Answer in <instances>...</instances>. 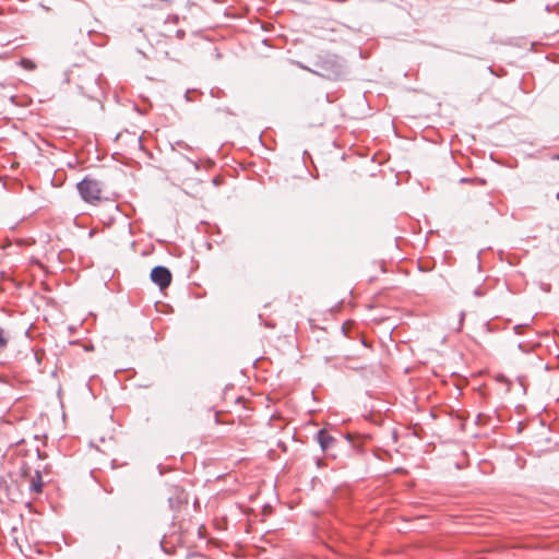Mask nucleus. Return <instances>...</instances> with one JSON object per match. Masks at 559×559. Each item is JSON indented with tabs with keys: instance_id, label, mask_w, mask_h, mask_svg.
Listing matches in <instances>:
<instances>
[{
	"instance_id": "obj_1",
	"label": "nucleus",
	"mask_w": 559,
	"mask_h": 559,
	"mask_svg": "<svg viewBox=\"0 0 559 559\" xmlns=\"http://www.w3.org/2000/svg\"><path fill=\"white\" fill-rule=\"evenodd\" d=\"M297 64L301 69L308 70L314 74L330 80H338L345 74L344 60L336 55L328 53L320 56L314 63L316 70H311L300 62H297Z\"/></svg>"
},
{
	"instance_id": "obj_2",
	"label": "nucleus",
	"mask_w": 559,
	"mask_h": 559,
	"mask_svg": "<svg viewBox=\"0 0 559 559\" xmlns=\"http://www.w3.org/2000/svg\"><path fill=\"white\" fill-rule=\"evenodd\" d=\"M76 189L81 198L88 203L100 200L102 183L100 181L84 177L78 185Z\"/></svg>"
},
{
	"instance_id": "obj_3",
	"label": "nucleus",
	"mask_w": 559,
	"mask_h": 559,
	"mask_svg": "<svg viewBox=\"0 0 559 559\" xmlns=\"http://www.w3.org/2000/svg\"><path fill=\"white\" fill-rule=\"evenodd\" d=\"M151 281L156 284L160 289L168 287L171 283L170 271L163 265L154 266L150 274Z\"/></svg>"
},
{
	"instance_id": "obj_4",
	"label": "nucleus",
	"mask_w": 559,
	"mask_h": 559,
	"mask_svg": "<svg viewBox=\"0 0 559 559\" xmlns=\"http://www.w3.org/2000/svg\"><path fill=\"white\" fill-rule=\"evenodd\" d=\"M316 440L320 444L321 450L326 454H329L337 443V440L324 429L318 431Z\"/></svg>"
},
{
	"instance_id": "obj_5",
	"label": "nucleus",
	"mask_w": 559,
	"mask_h": 559,
	"mask_svg": "<svg viewBox=\"0 0 559 559\" xmlns=\"http://www.w3.org/2000/svg\"><path fill=\"white\" fill-rule=\"evenodd\" d=\"M43 490V481H41V474L39 471L35 472V475L32 477L31 485H29V491L34 493H39Z\"/></svg>"
},
{
	"instance_id": "obj_6",
	"label": "nucleus",
	"mask_w": 559,
	"mask_h": 559,
	"mask_svg": "<svg viewBox=\"0 0 559 559\" xmlns=\"http://www.w3.org/2000/svg\"><path fill=\"white\" fill-rule=\"evenodd\" d=\"M20 66L26 70L33 71L36 69V63L27 58H22L20 61Z\"/></svg>"
},
{
	"instance_id": "obj_7",
	"label": "nucleus",
	"mask_w": 559,
	"mask_h": 559,
	"mask_svg": "<svg viewBox=\"0 0 559 559\" xmlns=\"http://www.w3.org/2000/svg\"><path fill=\"white\" fill-rule=\"evenodd\" d=\"M8 344V338L5 337V331L0 328V348L5 347Z\"/></svg>"
},
{
	"instance_id": "obj_8",
	"label": "nucleus",
	"mask_w": 559,
	"mask_h": 559,
	"mask_svg": "<svg viewBox=\"0 0 559 559\" xmlns=\"http://www.w3.org/2000/svg\"><path fill=\"white\" fill-rule=\"evenodd\" d=\"M174 23V24H177L179 22V16L178 15H169L166 20V23Z\"/></svg>"
},
{
	"instance_id": "obj_9",
	"label": "nucleus",
	"mask_w": 559,
	"mask_h": 559,
	"mask_svg": "<svg viewBox=\"0 0 559 559\" xmlns=\"http://www.w3.org/2000/svg\"><path fill=\"white\" fill-rule=\"evenodd\" d=\"M185 35H186V33H185V31H183V29H178V31L176 32V36H177L178 38H180V39H181V38H183V37H185Z\"/></svg>"
},
{
	"instance_id": "obj_10",
	"label": "nucleus",
	"mask_w": 559,
	"mask_h": 559,
	"mask_svg": "<svg viewBox=\"0 0 559 559\" xmlns=\"http://www.w3.org/2000/svg\"><path fill=\"white\" fill-rule=\"evenodd\" d=\"M186 159H187L190 164H192V165L194 166V168H195V169H199V163H198V162H194V160H192V159H190V158H188V157H186Z\"/></svg>"
},
{
	"instance_id": "obj_11",
	"label": "nucleus",
	"mask_w": 559,
	"mask_h": 559,
	"mask_svg": "<svg viewBox=\"0 0 559 559\" xmlns=\"http://www.w3.org/2000/svg\"><path fill=\"white\" fill-rule=\"evenodd\" d=\"M190 93H191V91H190V90H188V91L185 93V99H186L187 102H191V100H192V99H191V97H190Z\"/></svg>"
},
{
	"instance_id": "obj_12",
	"label": "nucleus",
	"mask_w": 559,
	"mask_h": 559,
	"mask_svg": "<svg viewBox=\"0 0 559 559\" xmlns=\"http://www.w3.org/2000/svg\"><path fill=\"white\" fill-rule=\"evenodd\" d=\"M464 316H465L464 312L460 313V326H459V329H461V326H462V323H463V320H464Z\"/></svg>"
},
{
	"instance_id": "obj_13",
	"label": "nucleus",
	"mask_w": 559,
	"mask_h": 559,
	"mask_svg": "<svg viewBox=\"0 0 559 559\" xmlns=\"http://www.w3.org/2000/svg\"><path fill=\"white\" fill-rule=\"evenodd\" d=\"M523 326H524V325H522V324L515 325V326H514V331H515L516 333H520V330H521Z\"/></svg>"
},
{
	"instance_id": "obj_14",
	"label": "nucleus",
	"mask_w": 559,
	"mask_h": 559,
	"mask_svg": "<svg viewBox=\"0 0 559 559\" xmlns=\"http://www.w3.org/2000/svg\"><path fill=\"white\" fill-rule=\"evenodd\" d=\"M168 502H169L170 508H174L173 498H169V499H168Z\"/></svg>"
},
{
	"instance_id": "obj_15",
	"label": "nucleus",
	"mask_w": 559,
	"mask_h": 559,
	"mask_svg": "<svg viewBox=\"0 0 559 559\" xmlns=\"http://www.w3.org/2000/svg\"><path fill=\"white\" fill-rule=\"evenodd\" d=\"M474 294H475L476 296H480V295H481V294H480V290H479L478 288H477V289H475Z\"/></svg>"
},
{
	"instance_id": "obj_16",
	"label": "nucleus",
	"mask_w": 559,
	"mask_h": 559,
	"mask_svg": "<svg viewBox=\"0 0 559 559\" xmlns=\"http://www.w3.org/2000/svg\"><path fill=\"white\" fill-rule=\"evenodd\" d=\"M552 158L559 160V154L555 155Z\"/></svg>"
},
{
	"instance_id": "obj_17",
	"label": "nucleus",
	"mask_w": 559,
	"mask_h": 559,
	"mask_svg": "<svg viewBox=\"0 0 559 559\" xmlns=\"http://www.w3.org/2000/svg\"><path fill=\"white\" fill-rule=\"evenodd\" d=\"M556 198L559 200V193L556 194Z\"/></svg>"
}]
</instances>
